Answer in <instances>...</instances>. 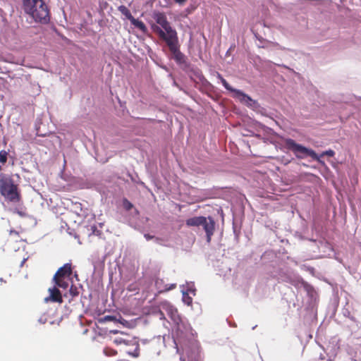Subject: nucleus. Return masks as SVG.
<instances>
[{"label": "nucleus", "mask_w": 361, "mask_h": 361, "mask_svg": "<svg viewBox=\"0 0 361 361\" xmlns=\"http://www.w3.org/2000/svg\"><path fill=\"white\" fill-rule=\"evenodd\" d=\"M23 9L36 22L47 23L49 20V13L42 0H23Z\"/></svg>", "instance_id": "nucleus-1"}, {"label": "nucleus", "mask_w": 361, "mask_h": 361, "mask_svg": "<svg viewBox=\"0 0 361 361\" xmlns=\"http://www.w3.org/2000/svg\"><path fill=\"white\" fill-rule=\"evenodd\" d=\"M156 23L159 24L162 29L157 25H152V30L159 35V37L166 42L178 37L177 32L170 25L166 15L164 13H154L153 16Z\"/></svg>", "instance_id": "nucleus-2"}, {"label": "nucleus", "mask_w": 361, "mask_h": 361, "mask_svg": "<svg viewBox=\"0 0 361 361\" xmlns=\"http://www.w3.org/2000/svg\"><path fill=\"white\" fill-rule=\"evenodd\" d=\"M0 194L6 201L17 203L21 200L18 185L8 176L0 174Z\"/></svg>", "instance_id": "nucleus-3"}, {"label": "nucleus", "mask_w": 361, "mask_h": 361, "mask_svg": "<svg viewBox=\"0 0 361 361\" xmlns=\"http://www.w3.org/2000/svg\"><path fill=\"white\" fill-rule=\"evenodd\" d=\"M185 225L188 227L203 226V229L206 233L207 242L209 243L215 231V221L212 216L205 217L203 216H194L185 220Z\"/></svg>", "instance_id": "nucleus-4"}, {"label": "nucleus", "mask_w": 361, "mask_h": 361, "mask_svg": "<svg viewBox=\"0 0 361 361\" xmlns=\"http://www.w3.org/2000/svg\"><path fill=\"white\" fill-rule=\"evenodd\" d=\"M285 147L292 151L298 159H303L305 157H310L312 159L320 162V159L317 153L312 149L307 148L295 142L293 139L288 138L284 140Z\"/></svg>", "instance_id": "nucleus-5"}, {"label": "nucleus", "mask_w": 361, "mask_h": 361, "mask_svg": "<svg viewBox=\"0 0 361 361\" xmlns=\"http://www.w3.org/2000/svg\"><path fill=\"white\" fill-rule=\"evenodd\" d=\"M216 75L226 90L235 93L234 97L235 98L239 99L241 102L251 106V102H252L253 100L250 96L239 90L233 89L219 73H216Z\"/></svg>", "instance_id": "nucleus-6"}, {"label": "nucleus", "mask_w": 361, "mask_h": 361, "mask_svg": "<svg viewBox=\"0 0 361 361\" xmlns=\"http://www.w3.org/2000/svg\"><path fill=\"white\" fill-rule=\"evenodd\" d=\"M166 44L169 47L170 51L172 53L173 59L178 65H185L186 57L183 53L180 51L178 37L166 42Z\"/></svg>", "instance_id": "nucleus-7"}, {"label": "nucleus", "mask_w": 361, "mask_h": 361, "mask_svg": "<svg viewBox=\"0 0 361 361\" xmlns=\"http://www.w3.org/2000/svg\"><path fill=\"white\" fill-rule=\"evenodd\" d=\"M160 305L162 309L166 310L167 314L175 323L178 324L179 322H180V317L178 314L177 309L174 307L170 302L164 301L161 302Z\"/></svg>", "instance_id": "nucleus-8"}, {"label": "nucleus", "mask_w": 361, "mask_h": 361, "mask_svg": "<svg viewBox=\"0 0 361 361\" xmlns=\"http://www.w3.org/2000/svg\"><path fill=\"white\" fill-rule=\"evenodd\" d=\"M49 295L44 300L46 302H58L61 304L63 302V298L60 290L57 287L54 286L53 288H49Z\"/></svg>", "instance_id": "nucleus-9"}, {"label": "nucleus", "mask_w": 361, "mask_h": 361, "mask_svg": "<svg viewBox=\"0 0 361 361\" xmlns=\"http://www.w3.org/2000/svg\"><path fill=\"white\" fill-rule=\"evenodd\" d=\"M72 275V266L71 263H66L63 267H60L56 274H54L55 278H68L71 279Z\"/></svg>", "instance_id": "nucleus-10"}, {"label": "nucleus", "mask_w": 361, "mask_h": 361, "mask_svg": "<svg viewBox=\"0 0 361 361\" xmlns=\"http://www.w3.org/2000/svg\"><path fill=\"white\" fill-rule=\"evenodd\" d=\"M70 279H68V278L63 279L61 277L56 279L55 276H54V277H53V281L54 282L56 287H59V288H61L63 289L68 288V287L69 286L68 281Z\"/></svg>", "instance_id": "nucleus-11"}, {"label": "nucleus", "mask_w": 361, "mask_h": 361, "mask_svg": "<svg viewBox=\"0 0 361 361\" xmlns=\"http://www.w3.org/2000/svg\"><path fill=\"white\" fill-rule=\"evenodd\" d=\"M162 282H163L162 280H157L155 282V285H156L157 289L159 290L158 293H162L171 290L172 289H174L176 287V284L173 283V284H171V285L166 284L164 286V287L163 288H161L160 286V284L162 283Z\"/></svg>", "instance_id": "nucleus-12"}, {"label": "nucleus", "mask_w": 361, "mask_h": 361, "mask_svg": "<svg viewBox=\"0 0 361 361\" xmlns=\"http://www.w3.org/2000/svg\"><path fill=\"white\" fill-rule=\"evenodd\" d=\"M130 23H131L132 25H133L135 27L138 28L143 33H146L147 32V28L146 25H145V23L142 21L139 20L138 19H136V18H133L130 20Z\"/></svg>", "instance_id": "nucleus-13"}, {"label": "nucleus", "mask_w": 361, "mask_h": 361, "mask_svg": "<svg viewBox=\"0 0 361 361\" xmlns=\"http://www.w3.org/2000/svg\"><path fill=\"white\" fill-rule=\"evenodd\" d=\"M118 11L123 15L125 16L130 21L134 18L130 10L125 6L123 5H121L120 6H118Z\"/></svg>", "instance_id": "nucleus-14"}, {"label": "nucleus", "mask_w": 361, "mask_h": 361, "mask_svg": "<svg viewBox=\"0 0 361 361\" xmlns=\"http://www.w3.org/2000/svg\"><path fill=\"white\" fill-rule=\"evenodd\" d=\"M8 152L6 150L0 151V163L4 165L8 160Z\"/></svg>", "instance_id": "nucleus-15"}, {"label": "nucleus", "mask_w": 361, "mask_h": 361, "mask_svg": "<svg viewBox=\"0 0 361 361\" xmlns=\"http://www.w3.org/2000/svg\"><path fill=\"white\" fill-rule=\"evenodd\" d=\"M123 207L126 211H130L133 207V204L126 198L123 200Z\"/></svg>", "instance_id": "nucleus-16"}, {"label": "nucleus", "mask_w": 361, "mask_h": 361, "mask_svg": "<svg viewBox=\"0 0 361 361\" xmlns=\"http://www.w3.org/2000/svg\"><path fill=\"white\" fill-rule=\"evenodd\" d=\"M91 233L90 235L99 236L102 235V231L98 230L96 225L91 226Z\"/></svg>", "instance_id": "nucleus-17"}, {"label": "nucleus", "mask_w": 361, "mask_h": 361, "mask_svg": "<svg viewBox=\"0 0 361 361\" xmlns=\"http://www.w3.org/2000/svg\"><path fill=\"white\" fill-rule=\"evenodd\" d=\"M128 353L134 357H137L140 355V346H139V344L138 343H136V346H135V348L133 352H130L128 351Z\"/></svg>", "instance_id": "nucleus-18"}, {"label": "nucleus", "mask_w": 361, "mask_h": 361, "mask_svg": "<svg viewBox=\"0 0 361 361\" xmlns=\"http://www.w3.org/2000/svg\"><path fill=\"white\" fill-rule=\"evenodd\" d=\"M69 292L72 297H76L79 294L77 287L73 285L71 286Z\"/></svg>", "instance_id": "nucleus-19"}, {"label": "nucleus", "mask_w": 361, "mask_h": 361, "mask_svg": "<svg viewBox=\"0 0 361 361\" xmlns=\"http://www.w3.org/2000/svg\"><path fill=\"white\" fill-rule=\"evenodd\" d=\"M104 352L108 356H114V355H116L117 354L116 350H115L114 349H111V348H106L104 350Z\"/></svg>", "instance_id": "nucleus-20"}, {"label": "nucleus", "mask_w": 361, "mask_h": 361, "mask_svg": "<svg viewBox=\"0 0 361 361\" xmlns=\"http://www.w3.org/2000/svg\"><path fill=\"white\" fill-rule=\"evenodd\" d=\"M114 343L116 345H128V341H126V340L123 339L122 338H116L114 340Z\"/></svg>", "instance_id": "nucleus-21"}, {"label": "nucleus", "mask_w": 361, "mask_h": 361, "mask_svg": "<svg viewBox=\"0 0 361 361\" xmlns=\"http://www.w3.org/2000/svg\"><path fill=\"white\" fill-rule=\"evenodd\" d=\"M335 154V152L334 150L332 149H329L327 151H325L322 154H321V157H324V155H326L328 157H334Z\"/></svg>", "instance_id": "nucleus-22"}, {"label": "nucleus", "mask_w": 361, "mask_h": 361, "mask_svg": "<svg viewBox=\"0 0 361 361\" xmlns=\"http://www.w3.org/2000/svg\"><path fill=\"white\" fill-rule=\"evenodd\" d=\"M74 206H75V208L76 210L79 209V210H82V204L79 202H75L74 204Z\"/></svg>", "instance_id": "nucleus-23"}, {"label": "nucleus", "mask_w": 361, "mask_h": 361, "mask_svg": "<svg viewBox=\"0 0 361 361\" xmlns=\"http://www.w3.org/2000/svg\"><path fill=\"white\" fill-rule=\"evenodd\" d=\"M184 301L188 305H190L192 303V298L189 296H188L185 299H184Z\"/></svg>", "instance_id": "nucleus-24"}, {"label": "nucleus", "mask_w": 361, "mask_h": 361, "mask_svg": "<svg viewBox=\"0 0 361 361\" xmlns=\"http://www.w3.org/2000/svg\"><path fill=\"white\" fill-rule=\"evenodd\" d=\"M174 1L179 5H183L187 1V0H174Z\"/></svg>", "instance_id": "nucleus-25"}, {"label": "nucleus", "mask_w": 361, "mask_h": 361, "mask_svg": "<svg viewBox=\"0 0 361 361\" xmlns=\"http://www.w3.org/2000/svg\"><path fill=\"white\" fill-rule=\"evenodd\" d=\"M145 237L147 239V240H150L152 238V236L149 235V234H145Z\"/></svg>", "instance_id": "nucleus-26"}, {"label": "nucleus", "mask_w": 361, "mask_h": 361, "mask_svg": "<svg viewBox=\"0 0 361 361\" xmlns=\"http://www.w3.org/2000/svg\"><path fill=\"white\" fill-rule=\"evenodd\" d=\"M0 282L1 283H6V281H4L2 278H0Z\"/></svg>", "instance_id": "nucleus-27"}, {"label": "nucleus", "mask_w": 361, "mask_h": 361, "mask_svg": "<svg viewBox=\"0 0 361 361\" xmlns=\"http://www.w3.org/2000/svg\"><path fill=\"white\" fill-rule=\"evenodd\" d=\"M181 361H185L184 360H182Z\"/></svg>", "instance_id": "nucleus-28"}]
</instances>
